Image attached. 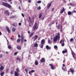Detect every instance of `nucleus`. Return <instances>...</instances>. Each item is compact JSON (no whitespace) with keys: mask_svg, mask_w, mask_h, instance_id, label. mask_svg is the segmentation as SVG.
Returning <instances> with one entry per match:
<instances>
[{"mask_svg":"<svg viewBox=\"0 0 76 76\" xmlns=\"http://www.w3.org/2000/svg\"><path fill=\"white\" fill-rule=\"evenodd\" d=\"M2 5L5 6V7H8V8H10L11 7H12L8 3L5 2L2 3Z\"/></svg>","mask_w":76,"mask_h":76,"instance_id":"nucleus-1","label":"nucleus"},{"mask_svg":"<svg viewBox=\"0 0 76 76\" xmlns=\"http://www.w3.org/2000/svg\"><path fill=\"white\" fill-rule=\"evenodd\" d=\"M60 39V33H58V35L54 38L53 41L54 42H57V39Z\"/></svg>","mask_w":76,"mask_h":76,"instance_id":"nucleus-2","label":"nucleus"},{"mask_svg":"<svg viewBox=\"0 0 76 76\" xmlns=\"http://www.w3.org/2000/svg\"><path fill=\"white\" fill-rule=\"evenodd\" d=\"M38 26H37V23L35 22L34 23V24L33 26V31H35V30H37L38 29Z\"/></svg>","mask_w":76,"mask_h":76,"instance_id":"nucleus-3","label":"nucleus"},{"mask_svg":"<svg viewBox=\"0 0 76 76\" xmlns=\"http://www.w3.org/2000/svg\"><path fill=\"white\" fill-rule=\"evenodd\" d=\"M72 57H73L74 59H76V55L75 53L73 51H72Z\"/></svg>","mask_w":76,"mask_h":76,"instance_id":"nucleus-4","label":"nucleus"},{"mask_svg":"<svg viewBox=\"0 0 76 76\" xmlns=\"http://www.w3.org/2000/svg\"><path fill=\"white\" fill-rule=\"evenodd\" d=\"M4 13L7 16H9L10 15V12L7 10H5L4 11Z\"/></svg>","mask_w":76,"mask_h":76,"instance_id":"nucleus-5","label":"nucleus"},{"mask_svg":"<svg viewBox=\"0 0 76 76\" xmlns=\"http://www.w3.org/2000/svg\"><path fill=\"white\" fill-rule=\"evenodd\" d=\"M49 66H50L51 67V69L52 70H54L55 69V68L54 67V66H53V64H49Z\"/></svg>","mask_w":76,"mask_h":76,"instance_id":"nucleus-6","label":"nucleus"},{"mask_svg":"<svg viewBox=\"0 0 76 76\" xmlns=\"http://www.w3.org/2000/svg\"><path fill=\"white\" fill-rule=\"evenodd\" d=\"M6 29L7 31L8 32V33H10V29H9V28L7 26H6Z\"/></svg>","mask_w":76,"mask_h":76,"instance_id":"nucleus-7","label":"nucleus"},{"mask_svg":"<svg viewBox=\"0 0 76 76\" xmlns=\"http://www.w3.org/2000/svg\"><path fill=\"white\" fill-rule=\"evenodd\" d=\"M51 6V3H48V4H47V8L48 9H50V7Z\"/></svg>","mask_w":76,"mask_h":76,"instance_id":"nucleus-8","label":"nucleus"},{"mask_svg":"<svg viewBox=\"0 0 76 76\" xmlns=\"http://www.w3.org/2000/svg\"><path fill=\"white\" fill-rule=\"evenodd\" d=\"M35 63L36 66H38V62L37 60H35Z\"/></svg>","mask_w":76,"mask_h":76,"instance_id":"nucleus-9","label":"nucleus"},{"mask_svg":"<svg viewBox=\"0 0 76 76\" xmlns=\"http://www.w3.org/2000/svg\"><path fill=\"white\" fill-rule=\"evenodd\" d=\"M40 61L42 63L43 62H44V61H45V59H44V58H42L40 60Z\"/></svg>","mask_w":76,"mask_h":76,"instance_id":"nucleus-10","label":"nucleus"},{"mask_svg":"<svg viewBox=\"0 0 76 76\" xmlns=\"http://www.w3.org/2000/svg\"><path fill=\"white\" fill-rule=\"evenodd\" d=\"M44 41H45V40L44 39H43L41 41V44L43 45L44 44Z\"/></svg>","mask_w":76,"mask_h":76,"instance_id":"nucleus-11","label":"nucleus"},{"mask_svg":"<svg viewBox=\"0 0 76 76\" xmlns=\"http://www.w3.org/2000/svg\"><path fill=\"white\" fill-rule=\"evenodd\" d=\"M46 49H47L48 50V49H49V50H51V47H49L48 45H47L46 46Z\"/></svg>","mask_w":76,"mask_h":76,"instance_id":"nucleus-12","label":"nucleus"},{"mask_svg":"<svg viewBox=\"0 0 76 76\" xmlns=\"http://www.w3.org/2000/svg\"><path fill=\"white\" fill-rule=\"evenodd\" d=\"M17 48L18 49V50H21V47L20 46H18Z\"/></svg>","mask_w":76,"mask_h":76,"instance_id":"nucleus-13","label":"nucleus"},{"mask_svg":"<svg viewBox=\"0 0 76 76\" xmlns=\"http://www.w3.org/2000/svg\"><path fill=\"white\" fill-rule=\"evenodd\" d=\"M67 50H66V49H65L64 50H63L62 51V53H63V54L66 53H67Z\"/></svg>","mask_w":76,"mask_h":76,"instance_id":"nucleus-14","label":"nucleus"},{"mask_svg":"<svg viewBox=\"0 0 76 76\" xmlns=\"http://www.w3.org/2000/svg\"><path fill=\"white\" fill-rule=\"evenodd\" d=\"M64 12V8L63 7L62 9V10L61 11V14H62L63 12Z\"/></svg>","mask_w":76,"mask_h":76,"instance_id":"nucleus-15","label":"nucleus"},{"mask_svg":"<svg viewBox=\"0 0 76 76\" xmlns=\"http://www.w3.org/2000/svg\"><path fill=\"white\" fill-rule=\"evenodd\" d=\"M34 32L31 33L30 35V37H32L34 35Z\"/></svg>","mask_w":76,"mask_h":76,"instance_id":"nucleus-16","label":"nucleus"},{"mask_svg":"<svg viewBox=\"0 0 76 76\" xmlns=\"http://www.w3.org/2000/svg\"><path fill=\"white\" fill-rule=\"evenodd\" d=\"M38 45L37 43L34 44V47H38Z\"/></svg>","mask_w":76,"mask_h":76,"instance_id":"nucleus-17","label":"nucleus"},{"mask_svg":"<svg viewBox=\"0 0 76 76\" xmlns=\"http://www.w3.org/2000/svg\"><path fill=\"white\" fill-rule=\"evenodd\" d=\"M16 29L14 27L12 28V32H15V31H16Z\"/></svg>","mask_w":76,"mask_h":76,"instance_id":"nucleus-18","label":"nucleus"},{"mask_svg":"<svg viewBox=\"0 0 76 76\" xmlns=\"http://www.w3.org/2000/svg\"><path fill=\"white\" fill-rule=\"evenodd\" d=\"M21 41L22 43L23 42V37L22 36H21Z\"/></svg>","mask_w":76,"mask_h":76,"instance_id":"nucleus-19","label":"nucleus"},{"mask_svg":"<svg viewBox=\"0 0 76 76\" xmlns=\"http://www.w3.org/2000/svg\"><path fill=\"white\" fill-rule=\"evenodd\" d=\"M3 69H4V67L3 66H1L0 67V70H3Z\"/></svg>","mask_w":76,"mask_h":76,"instance_id":"nucleus-20","label":"nucleus"},{"mask_svg":"<svg viewBox=\"0 0 76 76\" xmlns=\"http://www.w3.org/2000/svg\"><path fill=\"white\" fill-rule=\"evenodd\" d=\"M37 38H38V36L37 35H36L35 36V37L34 38V41H35L36 39H37Z\"/></svg>","mask_w":76,"mask_h":76,"instance_id":"nucleus-21","label":"nucleus"},{"mask_svg":"<svg viewBox=\"0 0 76 76\" xmlns=\"http://www.w3.org/2000/svg\"><path fill=\"white\" fill-rule=\"evenodd\" d=\"M54 22H51L49 24V25H48L49 26H51V25H52V24H54Z\"/></svg>","mask_w":76,"mask_h":76,"instance_id":"nucleus-22","label":"nucleus"},{"mask_svg":"<svg viewBox=\"0 0 76 76\" xmlns=\"http://www.w3.org/2000/svg\"><path fill=\"white\" fill-rule=\"evenodd\" d=\"M12 25L14 26V27H16V26H17V24L16 23H13Z\"/></svg>","mask_w":76,"mask_h":76,"instance_id":"nucleus-23","label":"nucleus"},{"mask_svg":"<svg viewBox=\"0 0 76 76\" xmlns=\"http://www.w3.org/2000/svg\"><path fill=\"white\" fill-rule=\"evenodd\" d=\"M4 74V72H1L0 75L1 76H3V75Z\"/></svg>","mask_w":76,"mask_h":76,"instance_id":"nucleus-24","label":"nucleus"},{"mask_svg":"<svg viewBox=\"0 0 76 76\" xmlns=\"http://www.w3.org/2000/svg\"><path fill=\"white\" fill-rule=\"evenodd\" d=\"M8 48L9 49H11L12 48V47H11V45H9L8 44Z\"/></svg>","mask_w":76,"mask_h":76,"instance_id":"nucleus-25","label":"nucleus"},{"mask_svg":"<svg viewBox=\"0 0 76 76\" xmlns=\"http://www.w3.org/2000/svg\"><path fill=\"white\" fill-rule=\"evenodd\" d=\"M25 71L26 72V73H27L28 72V70H29V69L27 68L25 69Z\"/></svg>","mask_w":76,"mask_h":76,"instance_id":"nucleus-26","label":"nucleus"},{"mask_svg":"<svg viewBox=\"0 0 76 76\" xmlns=\"http://www.w3.org/2000/svg\"><path fill=\"white\" fill-rule=\"evenodd\" d=\"M48 44H50V43H51V42H52V41L48 39Z\"/></svg>","mask_w":76,"mask_h":76,"instance_id":"nucleus-27","label":"nucleus"},{"mask_svg":"<svg viewBox=\"0 0 76 76\" xmlns=\"http://www.w3.org/2000/svg\"><path fill=\"white\" fill-rule=\"evenodd\" d=\"M41 16H42V13H40L39 14V18L40 19L41 18Z\"/></svg>","mask_w":76,"mask_h":76,"instance_id":"nucleus-28","label":"nucleus"},{"mask_svg":"<svg viewBox=\"0 0 76 76\" xmlns=\"http://www.w3.org/2000/svg\"><path fill=\"white\" fill-rule=\"evenodd\" d=\"M68 15H71V14H72V12H71L69 11L68 12Z\"/></svg>","mask_w":76,"mask_h":76,"instance_id":"nucleus-29","label":"nucleus"},{"mask_svg":"<svg viewBox=\"0 0 76 76\" xmlns=\"http://www.w3.org/2000/svg\"><path fill=\"white\" fill-rule=\"evenodd\" d=\"M70 72H71V73H74V71H73V70H72V68H71L70 69Z\"/></svg>","mask_w":76,"mask_h":76,"instance_id":"nucleus-30","label":"nucleus"},{"mask_svg":"<svg viewBox=\"0 0 76 76\" xmlns=\"http://www.w3.org/2000/svg\"><path fill=\"white\" fill-rule=\"evenodd\" d=\"M16 70L18 72H19V69L18 68H17L16 69Z\"/></svg>","mask_w":76,"mask_h":76,"instance_id":"nucleus-31","label":"nucleus"},{"mask_svg":"<svg viewBox=\"0 0 76 76\" xmlns=\"http://www.w3.org/2000/svg\"><path fill=\"white\" fill-rule=\"evenodd\" d=\"M20 39H18L17 40V42H18V43H19V42H20Z\"/></svg>","mask_w":76,"mask_h":76,"instance_id":"nucleus-32","label":"nucleus"},{"mask_svg":"<svg viewBox=\"0 0 76 76\" xmlns=\"http://www.w3.org/2000/svg\"><path fill=\"white\" fill-rule=\"evenodd\" d=\"M16 59L18 60H19V61H20V58H19V57H18Z\"/></svg>","mask_w":76,"mask_h":76,"instance_id":"nucleus-33","label":"nucleus"},{"mask_svg":"<svg viewBox=\"0 0 76 76\" xmlns=\"http://www.w3.org/2000/svg\"><path fill=\"white\" fill-rule=\"evenodd\" d=\"M37 9L38 10H40V9H41V7L40 6L39 7H37Z\"/></svg>","mask_w":76,"mask_h":76,"instance_id":"nucleus-34","label":"nucleus"},{"mask_svg":"<svg viewBox=\"0 0 76 76\" xmlns=\"http://www.w3.org/2000/svg\"><path fill=\"white\" fill-rule=\"evenodd\" d=\"M58 27L59 29H60V28L61 27L60 26V25H58Z\"/></svg>","mask_w":76,"mask_h":76,"instance_id":"nucleus-35","label":"nucleus"},{"mask_svg":"<svg viewBox=\"0 0 76 76\" xmlns=\"http://www.w3.org/2000/svg\"><path fill=\"white\" fill-rule=\"evenodd\" d=\"M13 71H10V74H11V75H12V74H13Z\"/></svg>","mask_w":76,"mask_h":76,"instance_id":"nucleus-36","label":"nucleus"},{"mask_svg":"<svg viewBox=\"0 0 76 76\" xmlns=\"http://www.w3.org/2000/svg\"><path fill=\"white\" fill-rule=\"evenodd\" d=\"M17 74H18V72H15V75H17Z\"/></svg>","mask_w":76,"mask_h":76,"instance_id":"nucleus-37","label":"nucleus"},{"mask_svg":"<svg viewBox=\"0 0 76 76\" xmlns=\"http://www.w3.org/2000/svg\"><path fill=\"white\" fill-rule=\"evenodd\" d=\"M37 3H41V1H37Z\"/></svg>","mask_w":76,"mask_h":76,"instance_id":"nucleus-38","label":"nucleus"},{"mask_svg":"<svg viewBox=\"0 0 76 76\" xmlns=\"http://www.w3.org/2000/svg\"><path fill=\"white\" fill-rule=\"evenodd\" d=\"M31 73H34V72H35V70H32L31 71Z\"/></svg>","mask_w":76,"mask_h":76,"instance_id":"nucleus-39","label":"nucleus"},{"mask_svg":"<svg viewBox=\"0 0 76 76\" xmlns=\"http://www.w3.org/2000/svg\"><path fill=\"white\" fill-rule=\"evenodd\" d=\"M2 57H3V55L2 54H1L0 55V58H2Z\"/></svg>","mask_w":76,"mask_h":76,"instance_id":"nucleus-40","label":"nucleus"},{"mask_svg":"<svg viewBox=\"0 0 76 76\" xmlns=\"http://www.w3.org/2000/svg\"><path fill=\"white\" fill-rule=\"evenodd\" d=\"M54 48H58L57 46L56 45H55L54 46Z\"/></svg>","mask_w":76,"mask_h":76,"instance_id":"nucleus-41","label":"nucleus"},{"mask_svg":"<svg viewBox=\"0 0 76 76\" xmlns=\"http://www.w3.org/2000/svg\"><path fill=\"white\" fill-rule=\"evenodd\" d=\"M73 38H71L70 40V42H71V41H73Z\"/></svg>","mask_w":76,"mask_h":76,"instance_id":"nucleus-42","label":"nucleus"},{"mask_svg":"<svg viewBox=\"0 0 76 76\" xmlns=\"http://www.w3.org/2000/svg\"><path fill=\"white\" fill-rule=\"evenodd\" d=\"M44 46V45H42L41 46L40 48H43V46Z\"/></svg>","mask_w":76,"mask_h":76,"instance_id":"nucleus-43","label":"nucleus"},{"mask_svg":"<svg viewBox=\"0 0 76 76\" xmlns=\"http://www.w3.org/2000/svg\"><path fill=\"white\" fill-rule=\"evenodd\" d=\"M61 45L62 46H64V43H62L61 44Z\"/></svg>","mask_w":76,"mask_h":76,"instance_id":"nucleus-44","label":"nucleus"},{"mask_svg":"<svg viewBox=\"0 0 76 76\" xmlns=\"http://www.w3.org/2000/svg\"><path fill=\"white\" fill-rule=\"evenodd\" d=\"M29 20H30L31 21V17H29Z\"/></svg>","mask_w":76,"mask_h":76,"instance_id":"nucleus-45","label":"nucleus"},{"mask_svg":"<svg viewBox=\"0 0 76 76\" xmlns=\"http://www.w3.org/2000/svg\"><path fill=\"white\" fill-rule=\"evenodd\" d=\"M72 12V13H76V11L75 10L73 11Z\"/></svg>","mask_w":76,"mask_h":76,"instance_id":"nucleus-46","label":"nucleus"},{"mask_svg":"<svg viewBox=\"0 0 76 76\" xmlns=\"http://www.w3.org/2000/svg\"><path fill=\"white\" fill-rule=\"evenodd\" d=\"M8 71H9V69H6V72H8Z\"/></svg>","mask_w":76,"mask_h":76,"instance_id":"nucleus-47","label":"nucleus"},{"mask_svg":"<svg viewBox=\"0 0 76 76\" xmlns=\"http://www.w3.org/2000/svg\"><path fill=\"white\" fill-rule=\"evenodd\" d=\"M18 54V52H15V53H14V55H16V54Z\"/></svg>","mask_w":76,"mask_h":76,"instance_id":"nucleus-48","label":"nucleus"},{"mask_svg":"<svg viewBox=\"0 0 76 76\" xmlns=\"http://www.w3.org/2000/svg\"><path fill=\"white\" fill-rule=\"evenodd\" d=\"M21 23H18V25H19V26H20V25H21Z\"/></svg>","mask_w":76,"mask_h":76,"instance_id":"nucleus-49","label":"nucleus"},{"mask_svg":"<svg viewBox=\"0 0 76 76\" xmlns=\"http://www.w3.org/2000/svg\"><path fill=\"white\" fill-rule=\"evenodd\" d=\"M21 15H22V16H23V17H24V15H23V14L22 13Z\"/></svg>","mask_w":76,"mask_h":76,"instance_id":"nucleus-50","label":"nucleus"},{"mask_svg":"<svg viewBox=\"0 0 76 76\" xmlns=\"http://www.w3.org/2000/svg\"><path fill=\"white\" fill-rule=\"evenodd\" d=\"M54 8H52V10H51V11H52V12H53V11H54Z\"/></svg>","mask_w":76,"mask_h":76,"instance_id":"nucleus-51","label":"nucleus"},{"mask_svg":"<svg viewBox=\"0 0 76 76\" xmlns=\"http://www.w3.org/2000/svg\"><path fill=\"white\" fill-rule=\"evenodd\" d=\"M18 35L19 38H20V35L18 34Z\"/></svg>","mask_w":76,"mask_h":76,"instance_id":"nucleus-52","label":"nucleus"},{"mask_svg":"<svg viewBox=\"0 0 76 76\" xmlns=\"http://www.w3.org/2000/svg\"><path fill=\"white\" fill-rule=\"evenodd\" d=\"M28 1L29 3H31V0H28Z\"/></svg>","mask_w":76,"mask_h":76,"instance_id":"nucleus-53","label":"nucleus"},{"mask_svg":"<svg viewBox=\"0 0 76 76\" xmlns=\"http://www.w3.org/2000/svg\"><path fill=\"white\" fill-rule=\"evenodd\" d=\"M24 42H26L27 41V40H26V39H25L24 40Z\"/></svg>","mask_w":76,"mask_h":76,"instance_id":"nucleus-54","label":"nucleus"},{"mask_svg":"<svg viewBox=\"0 0 76 76\" xmlns=\"http://www.w3.org/2000/svg\"><path fill=\"white\" fill-rule=\"evenodd\" d=\"M69 5H70V6H72V3H70L69 4Z\"/></svg>","mask_w":76,"mask_h":76,"instance_id":"nucleus-55","label":"nucleus"},{"mask_svg":"<svg viewBox=\"0 0 76 76\" xmlns=\"http://www.w3.org/2000/svg\"><path fill=\"white\" fill-rule=\"evenodd\" d=\"M15 76H19L18 75V74H16V75H15Z\"/></svg>","mask_w":76,"mask_h":76,"instance_id":"nucleus-56","label":"nucleus"},{"mask_svg":"<svg viewBox=\"0 0 76 76\" xmlns=\"http://www.w3.org/2000/svg\"><path fill=\"white\" fill-rule=\"evenodd\" d=\"M2 35V34L1 33V31H0V35Z\"/></svg>","mask_w":76,"mask_h":76,"instance_id":"nucleus-57","label":"nucleus"},{"mask_svg":"<svg viewBox=\"0 0 76 76\" xmlns=\"http://www.w3.org/2000/svg\"><path fill=\"white\" fill-rule=\"evenodd\" d=\"M32 19H33L34 20V19H35V17H33L32 18Z\"/></svg>","mask_w":76,"mask_h":76,"instance_id":"nucleus-58","label":"nucleus"},{"mask_svg":"<svg viewBox=\"0 0 76 76\" xmlns=\"http://www.w3.org/2000/svg\"><path fill=\"white\" fill-rule=\"evenodd\" d=\"M22 37H23V34H22L21 35V38H22Z\"/></svg>","mask_w":76,"mask_h":76,"instance_id":"nucleus-59","label":"nucleus"},{"mask_svg":"<svg viewBox=\"0 0 76 76\" xmlns=\"http://www.w3.org/2000/svg\"><path fill=\"white\" fill-rule=\"evenodd\" d=\"M62 31V28H61V32Z\"/></svg>","mask_w":76,"mask_h":76,"instance_id":"nucleus-60","label":"nucleus"},{"mask_svg":"<svg viewBox=\"0 0 76 76\" xmlns=\"http://www.w3.org/2000/svg\"><path fill=\"white\" fill-rule=\"evenodd\" d=\"M28 33L29 34H30V31H28Z\"/></svg>","mask_w":76,"mask_h":76,"instance_id":"nucleus-61","label":"nucleus"},{"mask_svg":"<svg viewBox=\"0 0 76 76\" xmlns=\"http://www.w3.org/2000/svg\"><path fill=\"white\" fill-rule=\"evenodd\" d=\"M10 4H12V2L10 1Z\"/></svg>","mask_w":76,"mask_h":76,"instance_id":"nucleus-62","label":"nucleus"},{"mask_svg":"<svg viewBox=\"0 0 76 76\" xmlns=\"http://www.w3.org/2000/svg\"><path fill=\"white\" fill-rule=\"evenodd\" d=\"M18 8L19 9H21V8L20 7H19Z\"/></svg>","mask_w":76,"mask_h":76,"instance_id":"nucleus-63","label":"nucleus"},{"mask_svg":"<svg viewBox=\"0 0 76 76\" xmlns=\"http://www.w3.org/2000/svg\"><path fill=\"white\" fill-rule=\"evenodd\" d=\"M63 67H64V66H65V65H64V64H63Z\"/></svg>","mask_w":76,"mask_h":76,"instance_id":"nucleus-64","label":"nucleus"}]
</instances>
